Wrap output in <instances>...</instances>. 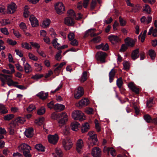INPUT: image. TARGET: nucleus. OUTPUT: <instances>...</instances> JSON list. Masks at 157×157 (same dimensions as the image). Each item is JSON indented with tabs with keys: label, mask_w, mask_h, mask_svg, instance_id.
Returning <instances> with one entry per match:
<instances>
[{
	"label": "nucleus",
	"mask_w": 157,
	"mask_h": 157,
	"mask_svg": "<svg viewBox=\"0 0 157 157\" xmlns=\"http://www.w3.org/2000/svg\"><path fill=\"white\" fill-rule=\"evenodd\" d=\"M17 149L19 151L23 153L25 157H31V155L30 153L31 148L29 144L25 143L21 144L18 147Z\"/></svg>",
	"instance_id": "f257e3e1"
},
{
	"label": "nucleus",
	"mask_w": 157,
	"mask_h": 157,
	"mask_svg": "<svg viewBox=\"0 0 157 157\" xmlns=\"http://www.w3.org/2000/svg\"><path fill=\"white\" fill-rule=\"evenodd\" d=\"M72 117L75 120H78L80 121H82L86 119L84 113L78 110L74 111L72 114Z\"/></svg>",
	"instance_id": "f03ea898"
},
{
	"label": "nucleus",
	"mask_w": 157,
	"mask_h": 157,
	"mask_svg": "<svg viewBox=\"0 0 157 157\" xmlns=\"http://www.w3.org/2000/svg\"><path fill=\"white\" fill-rule=\"evenodd\" d=\"M89 136L88 140L92 141V144L93 145H98V139L97 135L94 131H90L87 134Z\"/></svg>",
	"instance_id": "7ed1b4c3"
},
{
	"label": "nucleus",
	"mask_w": 157,
	"mask_h": 157,
	"mask_svg": "<svg viewBox=\"0 0 157 157\" xmlns=\"http://www.w3.org/2000/svg\"><path fill=\"white\" fill-rule=\"evenodd\" d=\"M62 144L64 149L66 150H67L72 147L73 144L71 139L66 138L63 140Z\"/></svg>",
	"instance_id": "20e7f679"
},
{
	"label": "nucleus",
	"mask_w": 157,
	"mask_h": 157,
	"mask_svg": "<svg viewBox=\"0 0 157 157\" xmlns=\"http://www.w3.org/2000/svg\"><path fill=\"white\" fill-rule=\"evenodd\" d=\"M107 56V54L105 52L100 51L96 53V58L97 60L104 63L105 62V59Z\"/></svg>",
	"instance_id": "39448f33"
},
{
	"label": "nucleus",
	"mask_w": 157,
	"mask_h": 157,
	"mask_svg": "<svg viewBox=\"0 0 157 157\" xmlns=\"http://www.w3.org/2000/svg\"><path fill=\"white\" fill-rule=\"evenodd\" d=\"M55 10L58 14H61L65 10V8L63 3L58 2L55 5Z\"/></svg>",
	"instance_id": "423d86ee"
},
{
	"label": "nucleus",
	"mask_w": 157,
	"mask_h": 157,
	"mask_svg": "<svg viewBox=\"0 0 157 157\" xmlns=\"http://www.w3.org/2000/svg\"><path fill=\"white\" fill-rule=\"evenodd\" d=\"M17 6L14 2H11L9 4L7 7V13H8L12 14L16 10Z\"/></svg>",
	"instance_id": "0eeeda50"
},
{
	"label": "nucleus",
	"mask_w": 157,
	"mask_h": 157,
	"mask_svg": "<svg viewBox=\"0 0 157 157\" xmlns=\"http://www.w3.org/2000/svg\"><path fill=\"white\" fill-rule=\"evenodd\" d=\"M89 103V101L87 98H84L82 99L78 102L76 103L75 105L79 108H82L87 106Z\"/></svg>",
	"instance_id": "6e6552de"
},
{
	"label": "nucleus",
	"mask_w": 157,
	"mask_h": 157,
	"mask_svg": "<svg viewBox=\"0 0 157 157\" xmlns=\"http://www.w3.org/2000/svg\"><path fill=\"white\" fill-rule=\"evenodd\" d=\"M83 94V88L81 87H79L75 90L74 94L75 98L76 99H78L81 97Z\"/></svg>",
	"instance_id": "1a4fd4ad"
},
{
	"label": "nucleus",
	"mask_w": 157,
	"mask_h": 157,
	"mask_svg": "<svg viewBox=\"0 0 157 157\" xmlns=\"http://www.w3.org/2000/svg\"><path fill=\"white\" fill-rule=\"evenodd\" d=\"M48 142L50 143L55 144L58 140L59 137L56 134L54 135H49L48 136Z\"/></svg>",
	"instance_id": "9d476101"
},
{
	"label": "nucleus",
	"mask_w": 157,
	"mask_h": 157,
	"mask_svg": "<svg viewBox=\"0 0 157 157\" xmlns=\"http://www.w3.org/2000/svg\"><path fill=\"white\" fill-rule=\"evenodd\" d=\"M101 152L100 148L96 147L92 148L91 153L93 157H100L101 156Z\"/></svg>",
	"instance_id": "9b49d317"
},
{
	"label": "nucleus",
	"mask_w": 157,
	"mask_h": 157,
	"mask_svg": "<svg viewBox=\"0 0 157 157\" xmlns=\"http://www.w3.org/2000/svg\"><path fill=\"white\" fill-rule=\"evenodd\" d=\"M3 76L7 80L8 82V85L9 86H13L15 87H17L18 83L17 82H14L11 79V76L10 75H3Z\"/></svg>",
	"instance_id": "f8f14e48"
},
{
	"label": "nucleus",
	"mask_w": 157,
	"mask_h": 157,
	"mask_svg": "<svg viewBox=\"0 0 157 157\" xmlns=\"http://www.w3.org/2000/svg\"><path fill=\"white\" fill-rule=\"evenodd\" d=\"M84 146V143L81 139H78L77 142L76 144V149L78 153H80Z\"/></svg>",
	"instance_id": "ddd939ff"
},
{
	"label": "nucleus",
	"mask_w": 157,
	"mask_h": 157,
	"mask_svg": "<svg viewBox=\"0 0 157 157\" xmlns=\"http://www.w3.org/2000/svg\"><path fill=\"white\" fill-rule=\"evenodd\" d=\"M129 89L136 94L139 93V89L137 86L133 82H130L128 85Z\"/></svg>",
	"instance_id": "4468645a"
},
{
	"label": "nucleus",
	"mask_w": 157,
	"mask_h": 157,
	"mask_svg": "<svg viewBox=\"0 0 157 157\" xmlns=\"http://www.w3.org/2000/svg\"><path fill=\"white\" fill-rule=\"evenodd\" d=\"M25 120L23 117H18L15 119L13 122L12 123L17 127L20 124H23Z\"/></svg>",
	"instance_id": "2eb2a0df"
},
{
	"label": "nucleus",
	"mask_w": 157,
	"mask_h": 157,
	"mask_svg": "<svg viewBox=\"0 0 157 157\" xmlns=\"http://www.w3.org/2000/svg\"><path fill=\"white\" fill-rule=\"evenodd\" d=\"M125 41L126 44L128 46L132 47L134 46L135 42L137 40L135 39L134 40L128 37L125 39Z\"/></svg>",
	"instance_id": "dca6fc26"
},
{
	"label": "nucleus",
	"mask_w": 157,
	"mask_h": 157,
	"mask_svg": "<svg viewBox=\"0 0 157 157\" xmlns=\"http://www.w3.org/2000/svg\"><path fill=\"white\" fill-rule=\"evenodd\" d=\"M70 17H68L65 18L64 23L66 25L69 26H72L74 24L73 19Z\"/></svg>",
	"instance_id": "f3484780"
},
{
	"label": "nucleus",
	"mask_w": 157,
	"mask_h": 157,
	"mask_svg": "<svg viewBox=\"0 0 157 157\" xmlns=\"http://www.w3.org/2000/svg\"><path fill=\"white\" fill-rule=\"evenodd\" d=\"M29 20L33 27H35L38 25V21L34 16L31 15Z\"/></svg>",
	"instance_id": "a211bd4d"
},
{
	"label": "nucleus",
	"mask_w": 157,
	"mask_h": 157,
	"mask_svg": "<svg viewBox=\"0 0 157 157\" xmlns=\"http://www.w3.org/2000/svg\"><path fill=\"white\" fill-rule=\"evenodd\" d=\"M48 95V93H45L43 91H41L36 94L37 96L42 100L46 99Z\"/></svg>",
	"instance_id": "6ab92c4d"
},
{
	"label": "nucleus",
	"mask_w": 157,
	"mask_h": 157,
	"mask_svg": "<svg viewBox=\"0 0 157 157\" xmlns=\"http://www.w3.org/2000/svg\"><path fill=\"white\" fill-rule=\"evenodd\" d=\"M80 126L79 123L77 122H72L71 123V129L75 131L78 130V128Z\"/></svg>",
	"instance_id": "aec40b11"
},
{
	"label": "nucleus",
	"mask_w": 157,
	"mask_h": 157,
	"mask_svg": "<svg viewBox=\"0 0 157 157\" xmlns=\"http://www.w3.org/2000/svg\"><path fill=\"white\" fill-rule=\"evenodd\" d=\"M33 129L32 128L26 129L25 132V134L26 137H31L33 136Z\"/></svg>",
	"instance_id": "412c9836"
},
{
	"label": "nucleus",
	"mask_w": 157,
	"mask_h": 157,
	"mask_svg": "<svg viewBox=\"0 0 157 157\" xmlns=\"http://www.w3.org/2000/svg\"><path fill=\"white\" fill-rule=\"evenodd\" d=\"M10 127L8 128V132L10 135H13L15 133L14 128L17 127L12 122L10 124Z\"/></svg>",
	"instance_id": "4be33fe9"
},
{
	"label": "nucleus",
	"mask_w": 157,
	"mask_h": 157,
	"mask_svg": "<svg viewBox=\"0 0 157 157\" xmlns=\"http://www.w3.org/2000/svg\"><path fill=\"white\" fill-rule=\"evenodd\" d=\"M95 30V29H90L88 30L85 33V36L86 37L88 35H90L91 36H93L96 35H98L100 33L97 34H94V32Z\"/></svg>",
	"instance_id": "5701e85b"
},
{
	"label": "nucleus",
	"mask_w": 157,
	"mask_h": 157,
	"mask_svg": "<svg viewBox=\"0 0 157 157\" xmlns=\"http://www.w3.org/2000/svg\"><path fill=\"white\" fill-rule=\"evenodd\" d=\"M65 108V106L62 104H56L54 105V109L57 111L59 112L63 110Z\"/></svg>",
	"instance_id": "b1692460"
},
{
	"label": "nucleus",
	"mask_w": 157,
	"mask_h": 157,
	"mask_svg": "<svg viewBox=\"0 0 157 157\" xmlns=\"http://www.w3.org/2000/svg\"><path fill=\"white\" fill-rule=\"evenodd\" d=\"M108 39L109 40L112 44H115L119 40V39L118 37L117 36L111 35L108 37Z\"/></svg>",
	"instance_id": "393cba45"
},
{
	"label": "nucleus",
	"mask_w": 157,
	"mask_h": 157,
	"mask_svg": "<svg viewBox=\"0 0 157 157\" xmlns=\"http://www.w3.org/2000/svg\"><path fill=\"white\" fill-rule=\"evenodd\" d=\"M139 49H136L134 50L131 54V57L133 60H135L139 57Z\"/></svg>",
	"instance_id": "a878e982"
},
{
	"label": "nucleus",
	"mask_w": 157,
	"mask_h": 157,
	"mask_svg": "<svg viewBox=\"0 0 157 157\" xmlns=\"http://www.w3.org/2000/svg\"><path fill=\"white\" fill-rule=\"evenodd\" d=\"M116 73V71L114 68H113L109 73V80L110 82H112Z\"/></svg>",
	"instance_id": "bb28decb"
},
{
	"label": "nucleus",
	"mask_w": 157,
	"mask_h": 157,
	"mask_svg": "<svg viewBox=\"0 0 157 157\" xmlns=\"http://www.w3.org/2000/svg\"><path fill=\"white\" fill-rule=\"evenodd\" d=\"M34 67L35 70L37 72H40L43 68L42 64L37 63H34Z\"/></svg>",
	"instance_id": "cd10ccee"
},
{
	"label": "nucleus",
	"mask_w": 157,
	"mask_h": 157,
	"mask_svg": "<svg viewBox=\"0 0 157 157\" xmlns=\"http://www.w3.org/2000/svg\"><path fill=\"white\" fill-rule=\"evenodd\" d=\"M90 129L89 124L86 122L84 124L81 128V131L82 133H84L87 132Z\"/></svg>",
	"instance_id": "c85d7f7f"
},
{
	"label": "nucleus",
	"mask_w": 157,
	"mask_h": 157,
	"mask_svg": "<svg viewBox=\"0 0 157 157\" xmlns=\"http://www.w3.org/2000/svg\"><path fill=\"white\" fill-rule=\"evenodd\" d=\"M24 66L25 71L26 73H29L32 71L31 67L28 63L24 64Z\"/></svg>",
	"instance_id": "c756f323"
},
{
	"label": "nucleus",
	"mask_w": 157,
	"mask_h": 157,
	"mask_svg": "<svg viewBox=\"0 0 157 157\" xmlns=\"http://www.w3.org/2000/svg\"><path fill=\"white\" fill-rule=\"evenodd\" d=\"M58 39L57 38H54L52 42V43L54 47L59 50L60 48V44L57 42Z\"/></svg>",
	"instance_id": "7c9ffc66"
},
{
	"label": "nucleus",
	"mask_w": 157,
	"mask_h": 157,
	"mask_svg": "<svg viewBox=\"0 0 157 157\" xmlns=\"http://www.w3.org/2000/svg\"><path fill=\"white\" fill-rule=\"evenodd\" d=\"M143 11L146 13L149 14L151 12V9L148 5L145 4L143 7Z\"/></svg>",
	"instance_id": "2f4dec72"
},
{
	"label": "nucleus",
	"mask_w": 157,
	"mask_h": 157,
	"mask_svg": "<svg viewBox=\"0 0 157 157\" xmlns=\"http://www.w3.org/2000/svg\"><path fill=\"white\" fill-rule=\"evenodd\" d=\"M35 147V148L39 151H45V147L41 144H36Z\"/></svg>",
	"instance_id": "473e14b6"
},
{
	"label": "nucleus",
	"mask_w": 157,
	"mask_h": 157,
	"mask_svg": "<svg viewBox=\"0 0 157 157\" xmlns=\"http://www.w3.org/2000/svg\"><path fill=\"white\" fill-rule=\"evenodd\" d=\"M44 120V118L43 117L39 118L36 119L35 121L36 124L38 125H40L43 124Z\"/></svg>",
	"instance_id": "72a5a7b5"
},
{
	"label": "nucleus",
	"mask_w": 157,
	"mask_h": 157,
	"mask_svg": "<svg viewBox=\"0 0 157 157\" xmlns=\"http://www.w3.org/2000/svg\"><path fill=\"white\" fill-rule=\"evenodd\" d=\"M29 8V7L27 6H26L24 7V13L23 14L24 17L25 18L28 17L29 16V11L28 10Z\"/></svg>",
	"instance_id": "f704fd0d"
},
{
	"label": "nucleus",
	"mask_w": 157,
	"mask_h": 157,
	"mask_svg": "<svg viewBox=\"0 0 157 157\" xmlns=\"http://www.w3.org/2000/svg\"><path fill=\"white\" fill-rule=\"evenodd\" d=\"M59 117L61 119L67 121L68 119V117L67 114L65 112H62L59 113Z\"/></svg>",
	"instance_id": "c9c22d12"
},
{
	"label": "nucleus",
	"mask_w": 157,
	"mask_h": 157,
	"mask_svg": "<svg viewBox=\"0 0 157 157\" xmlns=\"http://www.w3.org/2000/svg\"><path fill=\"white\" fill-rule=\"evenodd\" d=\"M51 21L49 19H46L44 20L42 23V26L43 27H48L49 26Z\"/></svg>",
	"instance_id": "e433bc0d"
},
{
	"label": "nucleus",
	"mask_w": 157,
	"mask_h": 157,
	"mask_svg": "<svg viewBox=\"0 0 157 157\" xmlns=\"http://www.w3.org/2000/svg\"><path fill=\"white\" fill-rule=\"evenodd\" d=\"M45 108L44 107H42L38 110L37 113L39 115H41L45 113Z\"/></svg>",
	"instance_id": "4c0bfd02"
},
{
	"label": "nucleus",
	"mask_w": 157,
	"mask_h": 157,
	"mask_svg": "<svg viewBox=\"0 0 157 157\" xmlns=\"http://www.w3.org/2000/svg\"><path fill=\"white\" fill-rule=\"evenodd\" d=\"M14 116L13 114H8L4 116L3 119L5 121H10L14 117Z\"/></svg>",
	"instance_id": "58836bf2"
},
{
	"label": "nucleus",
	"mask_w": 157,
	"mask_h": 157,
	"mask_svg": "<svg viewBox=\"0 0 157 157\" xmlns=\"http://www.w3.org/2000/svg\"><path fill=\"white\" fill-rule=\"evenodd\" d=\"M43 75L42 74H36L33 75L31 77V78L36 81H37L39 79L43 77Z\"/></svg>",
	"instance_id": "ea45409f"
},
{
	"label": "nucleus",
	"mask_w": 157,
	"mask_h": 157,
	"mask_svg": "<svg viewBox=\"0 0 157 157\" xmlns=\"http://www.w3.org/2000/svg\"><path fill=\"white\" fill-rule=\"evenodd\" d=\"M116 82L117 86L119 88H121L123 83L122 78L121 77L118 78Z\"/></svg>",
	"instance_id": "a19ab883"
},
{
	"label": "nucleus",
	"mask_w": 157,
	"mask_h": 157,
	"mask_svg": "<svg viewBox=\"0 0 157 157\" xmlns=\"http://www.w3.org/2000/svg\"><path fill=\"white\" fill-rule=\"evenodd\" d=\"M119 21L121 26H124L126 24V21L125 20L122 18L121 17H119Z\"/></svg>",
	"instance_id": "79ce46f5"
},
{
	"label": "nucleus",
	"mask_w": 157,
	"mask_h": 157,
	"mask_svg": "<svg viewBox=\"0 0 157 157\" xmlns=\"http://www.w3.org/2000/svg\"><path fill=\"white\" fill-rule=\"evenodd\" d=\"M67 14L68 17H70L72 18H74L75 17V13L74 11L72 10H70L67 12Z\"/></svg>",
	"instance_id": "37998d69"
},
{
	"label": "nucleus",
	"mask_w": 157,
	"mask_h": 157,
	"mask_svg": "<svg viewBox=\"0 0 157 157\" xmlns=\"http://www.w3.org/2000/svg\"><path fill=\"white\" fill-rule=\"evenodd\" d=\"M149 55L152 59H154L155 57L156 53L155 51L151 49L149 51Z\"/></svg>",
	"instance_id": "c03bdc74"
},
{
	"label": "nucleus",
	"mask_w": 157,
	"mask_h": 157,
	"mask_svg": "<svg viewBox=\"0 0 157 157\" xmlns=\"http://www.w3.org/2000/svg\"><path fill=\"white\" fill-rule=\"evenodd\" d=\"M107 150L108 153H109V152H110V154L113 156H116V152L113 148L112 147H108L107 148Z\"/></svg>",
	"instance_id": "a18cd8bd"
},
{
	"label": "nucleus",
	"mask_w": 157,
	"mask_h": 157,
	"mask_svg": "<svg viewBox=\"0 0 157 157\" xmlns=\"http://www.w3.org/2000/svg\"><path fill=\"white\" fill-rule=\"evenodd\" d=\"M21 47L22 48L27 49H31V47L29 44L27 42L23 43L21 44Z\"/></svg>",
	"instance_id": "49530a36"
},
{
	"label": "nucleus",
	"mask_w": 157,
	"mask_h": 157,
	"mask_svg": "<svg viewBox=\"0 0 157 157\" xmlns=\"http://www.w3.org/2000/svg\"><path fill=\"white\" fill-rule=\"evenodd\" d=\"M55 152L57 155L59 157H61L63 155L62 152L59 148H56L55 149Z\"/></svg>",
	"instance_id": "de8ad7c7"
},
{
	"label": "nucleus",
	"mask_w": 157,
	"mask_h": 157,
	"mask_svg": "<svg viewBox=\"0 0 157 157\" xmlns=\"http://www.w3.org/2000/svg\"><path fill=\"white\" fill-rule=\"evenodd\" d=\"M145 120L148 123H150L152 121L150 115L148 114H146L144 116Z\"/></svg>",
	"instance_id": "09e8293b"
},
{
	"label": "nucleus",
	"mask_w": 157,
	"mask_h": 157,
	"mask_svg": "<svg viewBox=\"0 0 157 157\" xmlns=\"http://www.w3.org/2000/svg\"><path fill=\"white\" fill-rule=\"evenodd\" d=\"M1 23L2 26L10 24L11 23L9 19L2 20Z\"/></svg>",
	"instance_id": "8fccbe9b"
},
{
	"label": "nucleus",
	"mask_w": 157,
	"mask_h": 157,
	"mask_svg": "<svg viewBox=\"0 0 157 157\" xmlns=\"http://www.w3.org/2000/svg\"><path fill=\"white\" fill-rule=\"evenodd\" d=\"M28 56L30 59L34 61H36L38 59L37 57L31 53H29Z\"/></svg>",
	"instance_id": "3c124183"
},
{
	"label": "nucleus",
	"mask_w": 157,
	"mask_h": 157,
	"mask_svg": "<svg viewBox=\"0 0 157 157\" xmlns=\"http://www.w3.org/2000/svg\"><path fill=\"white\" fill-rule=\"evenodd\" d=\"M87 72L86 71H84L82 73V76L81 78V81L83 82L86 81L87 79Z\"/></svg>",
	"instance_id": "603ef678"
},
{
	"label": "nucleus",
	"mask_w": 157,
	"mask_h": 157,
	"mask_svg": "<svg viewBox=\"0 0 157 157\" xmlns=\"http://www.w3.org/2000/svg\"><path fill=\"white\" fill-rule=\"evenodd\" d=\"M19 26L21 29L24 32H25L27 29V27L25 24L23 22H21L19 25Z\"/></svg>",
	"instance_id": "864d4df0"
},
{
	"label": "nucleus",
	"mask_w": 157,
	"mask_h": 157,
	"mask_svg": "<svg viewBox=\"0 0 157 157\" xmlns=\"http://www.w3.org/2000/svg\"><path fill=\"white\" fill-rule=\"evenodd\" d=\"M7 42L10 45L14 46L17 44V42L11 39H8L6 40Z\"/></svg>",
	"instance_id": "5fc2aeb1"
},
{
	"label": "nucleus",
	"mask_w": 157,
	"mask_h": 157,
	"mask_svg": "<svg viewBox=\"0 0 157 157\" xmlns=\"http://www.w3.org/2000/svg\"><path fill=\"white\" fill-rule=\"evenodd\" d=\"M35 109L36 107L35 105L33 104H32L29 105L27 109V110L28 112H30L33 110Z\"/></svg>",
	"instance_id": "6e6d98bb"
},
{
	"label": "nucleus",
	"mask_w": 157,
	"mask_h": 157,
	"mask_svg": "<svg viewBox=\"0 0 157 157\" xmlns=\"http://www.w3.org/2000/svg\"><path fill=\"white\" fill-rule=\"evenodd\" d=\"M153 104V99L150 98L147 101V106L148 108L151 107Z\"/></svg>",
	"instance_id": "4d7b16f0"
},
{
	"label": "nucleus",
	"mask_w": 157,
	"mask_h": 157,
	"mask_svg": "<svg viewBox=\"0 0 157 157\" xmlns=\"http://www.w3.org/2000/svg\"><path fill=\"white\" fill-rule=\"evenodd\" d=\"M95 124L96 128L97 131L99 132L101 130V127L98 121L97 120H95Z\"/></svg>",
	"instance_id": "13d9d810"
},
{
	"label": "nucleus",
	"mask_w": 157,
	"mask_h": 157,
	"mask_svg": "<svg viewBox=\"0 0 157 157\" xmlns=\"http://www.w3.org/2000/svg\"><path fill=\"white\" fill-rule=\"evenodd\" d=\"M101 40V37L99 36H98L93 38L91 40V41L93 42L94 43H97L100 41Z\"/></svg>",
	"instance_id": "bf43d9fd"
},
{
	"label": "nucleus",
	"mask_w": 157,
	"mask_h": 157,
	"mask_svg": "<svg viewBox=\"0 0 157 157\" xmlns=\"http://www.w3.org/2000/svg\"><path fill=\"white\" fill-rule=\"evenodd\" d=\"M3 153L6 156L10 155L12 154L8 149H4L3 151Z\"/></svg>",
	"instance_id": "052dcab7"
},
{
	"label": "nucleus",
	"mask_w": 157,
	"mask_h": 157,
	"mask_svg": "<svg viewBox=\"0 0 157 157\" xmlns=\"http://www.w3.org/2000/svg\"><path fill=\"white\" fill-rule=\"evenodd\" d=\"M69 128L68 126H65L63 130V133L66 135H68L69 133Z\"/></svg>",
	"instance_id": "680f3d73"
},
{
	"label": "nucleus",
	"mask_w": 157,
	"mask_h": 157,
	"mask_svg": "<svg viewBox=\"0 0 157 157\" xmlns=\"http://www.w3.org/2000/svg\"><path fill=\"white\" fill-rule=\"evenodd\" d=\"M124 68V70H127L129 69V63L127 61L124 62L123 63Z\"/></svg>",
	"instance_id": "e2e57ef3"
},
{
	"label": "nucleus",
	"mask_w": 157,
	"mask_h": 157,
	"mask_svg": "<svg viewBox=\"0 0 157 157\" xmlns=\"http://www.w3.org/2000/svg\"><path fill=\"white\" fill-rule=\"evenodd\" d=\"M128 45H127L126 44H122L120 50V52H124L128 48Z\"/></svg>",
	"instance_id": "0e129e2a"
},
{
	"label": "nucleus",
	"mask_w": 157,
	"mask_h": 157,
	"mask_svg": "<svg viewBox=\"0 0 157 157\" xmlns=\"http://www.w3.org/2000/svg\"><path fill=\"white\" fill-rule=\"evenodd\" d=\"M75 34L73 33H70L68 35L69 40L70 41L73 40L74 39Z\"/></svg>",
	"instance_id": "69168bd1"
},
{
	"label": "nucleus",
	"mask_w": 157,
	"mask_h": 157,
	"mask_svg": "<svg viewBox=\"0 0 157 157\" xmlns=\"http://www.w3.org/2000/svg\"><path fill=\"white\" fill-rule=\"evenodd\" d=\"M96 5V0H92L90 4V8L92 10L94 9Z\"/></svg>",
	"instance_id": "338daca9"
},
{
	"label": "nucleus",
	"mask_w": 157,
	"mask_h": 157,
	"mask_svg": "<svg viewBox=\"0 0 157 157\" xmlns=\"http://www.w3.org/2000/svg\"><path fill=\"white\" fill-rule=\"evenodd\" d=\"M71 41L70 44L72 46H77L78 44V42L76 39H74Z\"/></svg>",
	"instance_id": "774afa93"
}]
</instances>
